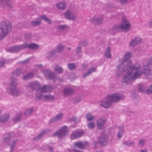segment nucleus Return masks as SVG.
<instances>
[{
    "label": "nucleus",
    "mask_w": 152,
    "mask_h": 152,
    "mask_svg": "<svg viewBox=\"0 0 152 152\" xmlns=\"http://www.w3.org/2000/svg\"><path fill=\"white\" fill-rule=\"evenodd\" d=\"M11 25L9 21H3L0 24V40L11 31Z\"/></svg>",
    "instance_id": "f03ea898"
},
{
    "label": "nucleus",
    "mask_w": 152,
    "mask_h": 152,
    "mask_svg": "<svg viewBox=\"0 0 152 152\" xmlns=\"http://www.w3.org/2000/svg\"><path fill=\"white\" fill-rule=\"evenodd\" d=\"M25 48V43L21 45H17L15 47H12L10 48V52H13L15 51H18L22 49Z\"/></svg>",
    "instance_id": "2eb2a0df"
},
{
    "label": "nucleus",
    "mask_w": 152,
    "mask_h": 152,
    "mask_svg": "<svg viewBox=\"0 0 152 152\" xmlns=\"http://www.w3.org/2000/svg\"><path fill=\"white\" fill-rule=\"evenodd\" d=\"M42 19H44L45 22H47L49 24H51V20L46 18L45 15H43L41 17Z\"/></svg>",
    "instance_id": "58836bf2"
},
{
    "label": "nucleus",
    "mask_w": 152,
    "mask_h": 152,
    "mask_svg": "<svg viewBox=\"0 0 152 152\" xmlns=\"http://www.w3.org/2000/svg\"><path fill=\"white\" fill-rule=\"evenodd\" d=\"M122 96L120 94L116 93L108 96V99H110L112 103L120 100L122 98Z\"/></svg>",
    "instance_id": "0eeeda50"
},
{
    "label": "nucleus",
    "mask_w": 152,
    "mask_h": 152,
    "mask_svg": "<svg viewBox=\"0 0 152 152\" xmlns=\"http://www.w3.org/2000/svg\"><path fill=\"white\" fill-rule=\"evenodd\" d=\"M41 23V21L40 20L37 21H32V24L34 26H37L39 25Z\"/></svg>",
    "instance_id": "79ce46f5"
},
{
    "label": "nucleus",
    "mask_w": 152,
    "mask_h": 152,
    "mask_svg": "<svg viewBox=\"0 0 152 152\" xmlns=\"http://www.w3.org/2000/svg\"><path fill=\"white\" fill-rule=\"evenodd\" d=\"M107 98L108 96L104 99L99 102V105L105 108H108L110 107L112 102L110 101V99Z\"/></svg>",
    "instance_id": "6e6552de"
},
{
    "label": "nucleus",
    "mask_w": 152,
    "mask_h": 152,
    "mask_svg": "<svg viewBox=\"0 0 152 152\" xmlns=\"http://www.w3.org/2000/svg\"><path fill=\"white\" fill-rule=\"evenodd\" d=\"M58 8L64 10L66 8V4L64 2H59L56 4Z\"/></svg>",
    "instance_id": "a878e982"
},
{
    "label": "nucleus",
    "mask_w": 152,
    "mask_h": 152,
    "mask_svg": "<svg viewBox=\"0 0 152 152\" xmlns=\"http://www.w3.org/2000/svg\"><path fill=\"white\" fill-rule=\"evenodd\" d=\"M20 116H19L18 117H17L16 118L14 119V121L15 122H17L18 121H20Z\"/></svg>",
    "instance_id": "8fccbe9b"
},
{
    "label": "nucleus",
    "mask_w": 152,
    "mask_h": 152,
    "mask_svg": "<svg viewBox=\"0 0 152 152\" xmlns=\"http://www.w3.org/2000/svg\"><path fill=\"white\" fill-rule=\"evenodd\" d=\"M52 88L50 86L45 85L42 88L40 92L42 94V93L50 92L52 91Z\"/></svg>",
    "instance_id": "6ab92c4d"
},
{
    "label": "nucleus",
    "mask_w": 152,
    "mask_h": 152,
    "mask_svg": "<svg viewBox=\"0 0 152 152\" xmlns=\"http://www.w3.org/2000/svg\"><path fill=\"white\" fill-rule=\"evenodd\" d=\"M25 48H28L30 49H37L39 47V46L37 45L34 43H31L30 44L25 43Z\"/></svg>",
    "instance_id": "412c9836"
},
{
    "label": "nucleus",
    "mask_w": 152,
    "mask_h": 152,
    "mask_svg": "<svg viewBox=\"0 0 152 152\" xmlns=\"http://www.w3.org/2000/svg\"><path fill=\"white\" fill-rule=\"evenodd\" d=\"M140 152H148V151L146 150H142Z\"/></svg>",
    "instance_id": "5fc2aeb1"
},
{
    "label": "nucleus",
    "mask_w": 152,
    "mask_h": 152,
    "mask_svg": "<svg viewBox=\"0 0 152 152\" xmlns=\"http://www.w3.org/2000/svg\"><path fill=\"white\" fill-rule=\"evenodd\" d=\"M81 48L80 47H77L76 50V53L77 54L80 53L81 52Z\"/></svg>",
    "instance_id": "49530a36"
},
{
    "label": "nucleus",
    "mask_w": 152,
    "mask_h": 152,
    "mask_svg": "<svg viewBox=\"0 0 152 152\" xmlns=\"http://www.w3.org/2000/svg\"><path fill=\"white\" fill-rule=\"evenodd\" d=\"M64 47V45L61 44H60L56 46V50L57 51L61 52L63 50Z\"/></svg>",
    "instance_id": "c85d7f7f"
},
{
    "label": "nucleus",
    "mask_w": 152,
    "mask_h": 152,
    "mask_svg": "<svg viewBox=\"0 0 152 152\" xmlns=\"http://www.w3.org/2000/svg\"><path fill=\"white\" fill-rule=\"evenodd\" d=\"M106 119L104 118H102L98 119L96 121V124L98 129H102L105 127Z\"/></svg>",
    "instance_id": "9d476101"
},
{
    "label": "nucleus",
    "mask_w": 152,
    "mask_h": 152,
    "mask_svg": "<svg viewBox=\"0 0 152 152\" xmlns=\"http://www.w3.org/2000/svg\"><path fill=\"white\" fill-rule=\"evenodd\" d=\"M49 150L50 152H52L53 151V148L51 147H50L49 148Z\"/></svg>",
    "instance_id": "603ef678"
},
{
    "label": "nucleus",
    "mask_w": 152,
    "mask_h": 152,
    "mask_svg": "<svg viewBox=\"0 0 152 152\" xmlns=\"http://www.w3.org/2000/svg\"><path fill=\"white\" fill-rule=\"evenodd\" d=\"M125 144L127 145L130 146L134 145V143L132 141H128L125 142Z\"/></svg>",
    "instance_id": "09e8293b"
},
{
    "label": "nucleus",
    "mask_w": 152,
    "mask_h": 152,
    "mask_svg": "<svg viewBox=\"0 0 152 152\" xmlns=\"http://www.w3.org/2000/svg\"><path fill=\"white\" fill-rule=\"evenodd\" d=\"M149 25L150 26L152 27V20L149 22Z\"/></svg>",
    "instance_id": "864d4df0"
},
{
    "label": "nucleus",
    "mask_w": 152,
    "mask_h": 152,
    "mask_svg": "<svg viewBox=\"0 0 152 152\" xmlns=\"http://www.w3.org/2000/svg\"><path fill=\"white\" fill-rule=\"evenodd\" d=\"M34 76V74L32 73H30L23 76V79L24 80H26L32 78Z\"/></svg>",
    "instance_id": "7c9ffc66"
},
{
    "label": "nucleus",
    "mask_w": 152,
    "mask_h": 152,
    "mask_svg": "<svg viewBox=\"0 0 152 152\" xmlns=\"http://www.w3.org/2000/svg\"><path fill=\"white\" fill-rule=\"evenodd\" d=\"M4 63L3 62H0V68L2 67L4 65Z\"/></svg>",
    "instance_id": "3c124183"
},
{
    "label": "nucleus",
    "mask_w": 152,
    "mask_h": 152,
    "mask_svg": "<svg viewBox=\"0 0 152 152\" xmlns=\"http://www.w3.org/2000/svg\"><path fill=\"white\" fill-rule=\"evenodd\" d=\"M33 110L31 108L27 109L25 112V114L26 115H30L32 112Z\"/></svg>",
    "instance_id": "c9c22d12"
},
{
    "label": "nucleus",
    "mask_w": 152,
    "mask_h": 152,
    "mask_svg": "<svg viewBox=\"0 0 152 152\" xmlns=\"http://www.w3.org/2000/svg\"><path fill=\"white\" fill-rule=\"evenodd\" d=\"M11 136L10 135H8L4 139V141L7 145H9V142L10 141Z\"/></svg>",
    "instance_id": "473e14b6"
},
{
    "label": "nucleus",
    "mask_w": 152,
    "mask_h": 152,
    "mask_svg": "<svg viewBox=\"0 0 152 152\" xmlns=\"http://www.w3.org/2000/svg\"><path fill=\"white\" fill-rule=\"evenodd\" d=\"M108 136L105 134L101 135L98 141L100 145L102 146H105L107 145V140Z\"/></svg>",
    "instance_id": "f8f14e48"
},
{
    "label": "nucleus",
    "mask_w": 152,
    "mask_h": 152,
    "mask_svg": "<svg viewBox=\"0 0 152 152\" xmlns=\"http://www.w3.org/2000/svg\"><path fill=\"white\" fill-rule=\"evenodd\" d=\"M128 0H119L120 2L122 4H126L127 3Z\"/></svg>",
    "instance_id": "de8ad7c7"
},
{
    "label": "nucleus",
    "mask_w": 152,
    "mask_h": 152,
    "mask_svg": "<svg viewBox=\"0 0 152 152\" xmlns=\"http://www.w3.org/2000/svg\"><path fill=\"white\" fill-rule=\"evenodd\" d=\"M85 133V132L83 130H75L72 132L71 134V139L74 140L79 138L83 135Z\"/></svg>",
    "instance_id": "1a4fd4ad"
},
{
    "label": "nucleus",
    "mask_w": 152,
    "mask_h": 152,
    "mask_svg": "<svg viewBox=\"0 0 152 152\" xmlns=\"http://www.w3.org/2000/svg\"><path fill=\"white\" fill-rule=\"evenodd\" d=\"M54 70L58 74L61 73L63 71V68L57 64H56Z\"/></svg>",
    "instance_id": "cd10ccee"
},
{
    "label": "nucleus",
    "mask_w": 152,
    "mask_h": 152,
    "mask_svg": "<svg viewBox=\"0 0 152 152\" xmlns=\"http://www.w3.org/2000/svg\"><path fill=\"white\" fill-rule=\"evenodd\" d=\"M110 48L108 47L107 49V51L105 53V55L108 58H110L111 57V55L110 53Z\"/></svg>",
    "instance_id": "f704fd0d"
},
{
    "label": "nucleus",
    "mask_w": 152,
    "mask_h": 152,
    "mask_svg": "<svg viewBox=\"0 0 152 152\" xmlns=\"http://www.w3.org/2000/svg\"><path fill=\"white\" fill-rule=\"evenodd\" d=\"M96 124L95 123L90 122L87 124V127L89 129H93L95 126Z\"/></svg>",
    "instance_id": "2f4dec72"
},
{
    "label": "nucleus",
    "mask_w": 152,
    "mask_h": 152,
    "mask_svg": "<svg viewBox=\"0 0 152 152\" xmlns=\"http://www.w3.org/2000/svg\"><path fill=\"white\" fill-rule=\"evenodd\" d=\"M63 117V113H60L58 114L56 117L50 120V122L51 123H53L56 121L60 120Z\"/></svg>",
    "instance_id": "4be33fe9"
},
{
    "label": "nucleus",
    "mask_w": 152,
    "mask_h": 152,
    "mask_svg": "<svg viewBox=\"0 0 152 152\" xmlns=\"http://www.w3.org/2000/svg\"><path fill=\"white\" fill-rule=\"evenodd\" d=\"M81 99H80V100H79L77 102H79L80 101Z\"/></svg>",
    "instance_id": "13d9d810"
},
{
    "label": "nucleus",
    "mask_w": 152,
    "mask_h": 152,
    "mask_svg": "<svg viewBox=\"0 0 152 152\" xmlns=\"http://www.w3.org/2000/svg\"><path fill=\"white\" fill-rule=\"evenodd\" d=\"M65 15L66 18L72 20H75L76 18V16L69 11L65 13Z\"/></svg>",
    "instance_id": "f3484780"
},
{
    "label": "nucleus",
    "mask_w": 152,
    "mask_h": 152,
    "mask_svg": "<svg viewBox=\"0 0 152 152\" xmlns=\"http://www.w3.org/2000/svg\"><path fill=\"white\" fill-rule=\"evenodd\" d=\"M86 118L87 120L89 121H91L94 120L95 118V117L92 115L90 113H87L86 115Z\"/></svg>",
    "instance_id": "bb28decb"
},
{
    "label": "nucleus",
    "mask_w": 152,
    "mask_h": 152,
    "mask_svg": "<svg viewBox=\"0 0 152 152\" xmlns=\"http://www.w3.org/2000/svg\"><path fill=\"white\" fill-rule=\"evenodd\" d=\"M124 131V127L123 126H120L119 127V130L118 132L117 136L118 139L119 140L123 136Z\"/></svg>",
    "instance_id": "aec40b11"
},
{
    "label": "nucleus",
    "mask_w": 152,
    "mask_h": 152,
    "mask_svg": "<svg viewBox=\"0 0 152 152\" xmlns=\"http://www.w3.org/2000/svg\"><path fill=\"white\" fill-rule=\"evenodd\" d=\"M8 3V0H0V6L7 4V5Z\"/></svg>",
    "instance_id": "ea45409f"
},
{
    "label": "nucleus",
    "mask_w": 152,
    "mask_h": 152,
    "mask_svg": "<svg viewBox=\"0 0 152 152\" xmlns=\"http://www.w3.org/2000/svg\"><path fill=\"white\" fill-rule=\"evenodd\" d=\"M16 141H13L10 145V151L11 152H13L14 150V147Z\"/></svg>",
    "instance_id": "4c0bfd02"
},
{
    "label": "nucleus",
    "mask_w": 152,
    "mask_h": 152,
    "mask_svg": "<svg viewBox=\"0 0 152 152\" xmlns=\"http://www.w3.org/2000/svg\"><path fill=\"white\" fill-rule=\"evenodd\" d=\"M130 52L125 54L122 58L115 69V73L118 75H120L123 72H126L124 75L122 81L126 84L132 83L133 81L137 79L142 74L151 75L152 74V57L148 59L146 65L141 69V66L138 63L133 64L132 61L129 60L126 61L132 56Z\"/></svg>",
    "instance_id": "f257e3e1"
},
{
    "label": "nucleus",
    "mask_w": 152,
    "mask_h": 152,
    "mask_svg": "<svg viewBox=\"0 0 152 152\" xmlns=\"http://www.w3.org/2000/svg\"><path fill=\"white\" fill-rule=\"evenodd\" d=\"M74 91V90L71 88H66L64 89L63 94L65 95H69L73 93Z\"/></svg>",
    "instance_id": "b1692460"
},
{
    "label": "nucleus",
    "mask_w": 152,
    "mask_h": 152,
    "mask_svg": "<svg viewBox=\"0 0 152 152\" xmlns=\"http://www.w3.org/2000/svg\"><path fill=\"white\" fill-rule=\"evenodd\" d=\"M9 115L8 114L4 115L3 116L0 118V122H3L6 121L9 118Z\"/></svg>",
    "instance_id": "c756f323"
},
{
    "label": "nucleus",
    "mask_w": 152,
    "mask_h": 152,
    "mask_svg": "<svg viewBox=\"0 0 152 152\" xmlns=\"http://www.w3.org/2000/svg\"><path fill=\"white\" fill-rule=\"evenodd\" d=\"M103 18L102 16L99 18H94L91 19V21L92 23L96 24H100L103 22Z\"/></svg>",
    "instance_id": "a211bd4d"
},
{
    "label": "nucleus",
    "mask_w": 152,
    "mask_h": 152,
    "mask_svg": "<svg viewBox=\"0 0 152 152\" xmlns=\"http://www.w3.org/2000/svg\"><path fill=\"white\" fill-rule=\"evenodd\" d=\"M141 42L140 38L136 37L132 39L130 42L129 45L130 46L134 47Z\"/></svg>",
    "instance_id": "dca6fc26"
},
{
    "label": "nucleus",
    "mask_w": 152,
    "mask_h": 152,
    "mask_svg": "<svg viewBox=\"0 0 152 152\" xmlns=\"http://www.w3.org/2000/svg\"><path fill=\"white\" fill-rule=\"evenodd\" d=\"M147 93L148 94L152 93V85L150 86L147 90Z\"/></svg>",
    "instance_id": "a18cd8bd"
},
{
    "label": "nucleus",
    "mask_w": 152,
    "mask_h": 152,
    "mask_svg": "<svg viewBox=\"0 0 152 152\" xmlns=\"http://www.w3.org/2000/svg\"><path fill=\"white\" fill-rule=\"evenodd\" d=\"M43 74L48 79H52L54 77V73L53 72L45 70L43 72Z\"/></svg>",
    "instance_id": "4468645a"
},
{
    "label": "nucleus",
    "mask_w": 152,
    "mask_h": 152,
    "mask_svg": "<svg viewBox=\"0 0 152 152\" xmlns=\"http://www.w3.org/2000/svg\"><path fill=\"white\" fill-rule=\"evenodd\" d=\"M67 131V128L65 126H63L53 134L54 136L59 138H61L66 135Z\"/></svg>",
    "instance_id": "423d86ee"
},
{
    "label": "nucleus",
    "mask_w": 152,
    "mask_h": 152,
    "mask_svg": "<svg viewBox=\"0 0 152 152\" xmlns=\"http://www.w3.org/2000/svg\"><path fill=\"white\" fill-rule=\"evenodd\" d=\"M138 142L140 145L143 146L145 145V140L141 139Z\"/></svg>",
    "instance_id": "c03bdc74"
},
{
    "label": "nucleus",
    "mask_w": 152,
    "mask_h": 152,
    "mask_svg": "<svg viewBox=\"0 0 152 152\" xmlns=\"http://www.w3.org/2000/svg\"><path fill=\"white\" fill-rule=\"evenodd\" d=\"M22 72V71L20 69H17L15 71V73H13V75H14L15 74L17 76H19L20 75V73H21Z\"/></svg>",
    "instance_id": "37998d69"
},
{
    "label": "nucleus",
    "mask_w": 152,
    "mask_h": 152,
    "mask_svg": "<svg viewBox=\"0 0 152 152\" xmlns=\"http://www.w3.org/2000/svg\"><path fill=\"white\" fill-rule=\"evenodd\" d=\"M73 145L75 147H77L80 148L85 149L88 145V142H75L74 143Z\"/></svg>",
    "instance_id": "9b49d317"
},
{
    "label": "nucleus",
    "mask_w": 152,
    "mask_h": 152,
    "mask_svg": "<svg viewBox=\"0 0 152 152\" xmlns=\"http://www.w3.org/2000/svg\"><path fill=\"white\" fill-rule=\"evenodd\" d=\"M70 49H71V48H68V50H70Z\"/></svg>",
    "instance_id": "4d7b16f0"
},
{
    "label": "nucleus",
    "mask_w": 152,
    "mask_h": 152,
    "mask_svg": "<svg viewBox=\"0 0 152 152\" xmlns=\"http://www.w3.org/2000/svg\"><path fill=\"white\" fill-rule=\"evenodd\" d=\"M130 24L125 18H123L122 19L121 23L120 25L119 26L115 27V28L118 31H121L122 30L128 31L130 28Z\"/></svg>",
    "instance_id": "7ed1b4c3"
},
{
    "label": "nucleus",
    "mask_w": 152,
    "mask_h": 152,
    "mask_svg": "<svg viewBox=\"0 0 152 152\" xmlns=\"http://www.w3.org/2000/svg\"><path fill=\"white\" fill-rule=\"evenodd\" d=\"M10 87H16L18 85L17 80L13 77H12L10 80Z\"/></svg>",
    "instance_id": "5701e85b"
},
{
    "label": "nucleus",
    "mask_w": 152,
    "mask_h": 152,
    "mask_svg": "<svg viewBox=\"0 0 152 152\" xmlns=\"http://www.w3.org/2000/svg\"><path fill=\"white\" fill-rule=\"evenodd\" d=\"M29 58H28V59H27L26 60H25L24 61H23V62L26 63V61H29Z\"/></svg>",
    "instance_id": "6e6d98bb"
},
{
    "label": "nucleus",
    "mask_w": 152,
    "mask_h": 152,
    "mask_svg": "<svg viewBox=\"0 0 152 152\" xmlns=\"http://www.w3.org/2000/svg\"><path fill=\"white\" fill-rule=\"evenodd\" d=\"M68 27L66 25H60L58 26L57 28L58 30H62L66 29Z\"/></svg>",
    "instance_id": "72a5a7b5"
},
{
    "label": "nucleus",
    "mask_w": 152,
    "mask_h": 152,
    "mask_svg": "<svg viewBox=\"0 0 152 152\" xmlns=\"http://www.w3.org/2000/svg\"><path fill=\"white\" fill-rule=\"evenodd\" d=\"M29 86L32 88L37 90V93L38 91L40 92V84L37 81L32 82L29 83Z\"/></svg>",
    "instance_id": "ddd939ff"
},
{
    "label": "nucleus",
    "mask_w": 152,
    "mask_h": 152,
    "mask_svg": "<svg viewBox=\"0 0 152 152\" xmlns=\"http://www.w3.org/2000/svg\"><path fill=\"white\" fill-rule=\"evenodd\" d=\"M96 69L95 68H90L88 71L85 72L83 75V77H86L90 75L92 72H95Z\"/></svg>",
    "instance_id": "393cba45"
},
{
    "label": "nucleus",
    "mask_w": 152,
    "mask_h": 152,
    "mask_svg": "<svg viewBox=\"0 0 152 152\" xmlns=\"http://www.w3.org/2000/svg\"><path fill=\"white\" fill-rule=\"evenodd\" d=\"M45 134V132L43 131L40 133V134L34 138V140H38L42 136Z\"/></svg>",
    "instance_id": "e433bc0d"
},
{
    "label": "nucleus",
    "mask_w": 152,
    "mask_h": 152,
    "mask_svg": "<svg viewBox=\"0 0 152 152\" xmlns=\"http://www.w3.org/2000/svg\"><path fill=\"white\" fill-rule=\"evenodd\" d=\"M68 67L69 69L71 70L73 69L76 67L72 63L68 64Z\"/></svg>",
    "instance_id": "a19ab883"
},
{
    "label": "nucleus",
    "mask_w": 152,
    "mask_h": 152,
    "mask_svg": "<svg viewBox=\"0 0 152 152\" xmlns=\"http://www.w3.org/2000/svg\"><path fill=\"white\" fill-rule=\"evenodd\" d=\"M7 92L14 96H17L21 94L20 91L17 87H10L6 88Z\"/></svg>",
    "instance_id": "20e7f679"
},
{
    "label": "nucleus",
    "mask_w": 152,
    "mask_h": 152,
    "mask_svg": "<svg viewBox=\"0 0 152 152\" xmlns=\"http://www.w3.org/2000/svg\"><path fill=\"white\" fill-rule=\"evenodd\" d=\"M36 97L39 99L42 100H48L51 101L54 99V96L51 94L43 95L41 93H40L39 91H38L36 93Z\"/></svg>",
    "instance_id": "39448f33"
}]
</instances>
